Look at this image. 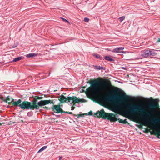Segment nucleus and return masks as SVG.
I'll return each mask as SVG.
<instances>
[{
  "label": "nucleus",
  "instance_id": "nucleus-19",
  "mask_svg": "<svg viewBox=\"0 0 160 160\" xmlns=\"http://www.w3.org/2000/svg\"><path fill=\"white\" fill-rule=\"evenodd\" d=\"M33 115V112L32 111L28 112L27 113V115L28 117H31Z\"/></svg>",
  "mask_w": 160,
  "mask_h": 160
},
{
  "label": "nucleus",
  "instance_id": "nucleus-50",
  "mask_svg": "<svg viewBox=\"0 0 160 160\" xmlns=\"http://www.w3.org/2000/svg\"><path fill=\"white\" fill-rule=\"evenodd\" d=\"M107 50L108 51H110V49H107Z\"/></svg>",
  "mask_w": 160,
  "mask_h": 160
},
{
  "label": "nucleus",
  "instance_id": "nucleus-46",
  "mask_svg": "<svg viewBox=\"0 0 160 160\" xmlns=\"http://www.w3.org/2000/svg\"><path fill=\"white\" fill-rule=\"evenodd\" d=\"M122 68L123 69H124L126 70V68L125 67H122Z\"/></svg>",
  "mask_w": 160,
  "mask_h": 160
},
{
  "label": "nucleus",
  "instance_id": "nucleus-24",
  "mask_svg": "<svg viewBox=\"0 0 160 160\" xmlns=\"http://www.w3.org/2000/svg\"><path fill=\"white\" fill-rule=\"evenodd\" d=\"M89 18L86 17L84 18V21L85 22H87L89 21Z\"/></svg>",
  "mask_w": 160,
  "mask_h": 160
},
{
  "label": "nucleus",
  "instance_id": "nucleus-10",
  "mask_svg": "<svg viewBox=\"0 0 160 160\" xmlns=\"http://www.w3.org/2000/svg\"><path fill=\"white\" fill-rule=\"evenodd\" d=\"M115 115L113 113H108L107 116V118L106 119L109 120L111 122H115L117 120V118L114 117L112 116H114Z\"/></svg>",
  "mask_w": 160,
  "mask_h": 160
},
{
  "label": "nucleus",
  "instance_id": "nucleus-13",
  "mask_svg": "<svg viewBox=\"0 0 160 160\" xmlns=\"http://www.w3.org/2000/svg\"><path fill=\"white\" fill-rule=\"evenodd\" d=\"M158 51V50L154 49H151V50L150 49V56H155L157 54V53L155 52L156 51Z\"/></svg>",
  "mask_w": 160,
  "mask_h": 160
},
{
  "label": "nucleus",
  "instance_id": "nucleus-22",
  "mask_svg": "<svg viewBox=\"0 0 160 160\" xmlns=\"http://www.w3.org/2000/svg\"><path fill=\"white\" fill-rule=\"evenodd\" d=\"M37 104V102H34V101L32 100L31 102V105L34 106V105H36Z\"/></svg>",
  "mask_w": 160,
  "mask_h": 160
},
{
  "label": "nucleus",
  "instance_id": "nucleus-54",
  "mask_svg": "<svg viewBox=\"0 0 160 160\" xmlns=\"http://www.w3.org/2000/svg\"><path fill=\"white\" fill-rule=\"evenodd\" d=\"M75 105V104H73V106H74Z\"/></svg>",
  "mask_w": 160,
  "mask_h": 160
},
{
  "label": "nucleus",
  "instance_id": "nucleus-16",
  "mask_svg": "<svg viewBox=\"0 0 160 160\" xmlns=\"http://www.w3.org/2000/svg\"><path fill=\"white\" fill-rule=\"evenodd\" d=\"M39 107H40L39 106L38 104L34 105V106L31 105L30 110H34V109L38 110L39 109Z\"/></svg>",
  "mask_w": 160,
  "mask_h": 160
},
{
  "label": "nucleus",
  "instance_id": "nucleus-4",
  "mask_svg": "<svg viewBox=\"0 0 160 160\" xmlns=\"http://www.w3.org/2000/svg\"><path fill=\"white\" fill-rule=\"evenodd\" d=\"M13 106L16 107H19L22 110H28L30 109L31 102L26 101L22 102L21 99H19L13 103Z\"/></svg>",
  "mask_w": 160,
  "mask_h": 160
},
{
  "label": "nucleus",
  "instance_id": "nucleus-33",
  "mask_svg": "<svg viewBox=\"0 0 160 160\" xmlns=\"http://www.w3.org/2000/svg\"><path fill=\"white\" fill-rule=\"evenodd\" d=\"M43 108L46 109V110H49L51 108H49L48 107H47L46 106L43 107Z\"/></svg>",
  "mask_w": 160,
  "mask_h": 160
},
{
  "label": "nucleus",
  "instance_id": "nucleus-12",
  "mask_svg": "<svg viewBox=\"0 0 160 160\" xmlns=\"http://www.w3.org/2000/svg\"><path fill=\"white\" fill-rule=\"evenodd\" d=\"M104 59L105 60L111 62H113L115 61V60L112 58L110 56H105L104 57Z\"/></svg>",
  "mask_w": 160,
  "mask_h": 160
},
{
  "label": "nucleus",
  "instance_id": "nucleus-36",
  "mask_svg": "<svg viewBox=\"0 0 160 160\" xmlns=\"http://www.w3.org/2000/svg\"><path fill=\"white\" fill-rule=\"evenodd\" d=\"M17 44H14V45L12 46V48H14L16 47H17Z\"/></svg>",
  "mask_w": 160,
  "mask_h": 160
},
{
  "label": "nucleus",
  "instance_id": "nucleus-39",
  "mask_svg": "<svg viewBox=\"0 0 160 160\" xmlns=\"http://www.w3.org/2000/svg\"><path fill=\"white\" fill-rule=\"evenodd\" d=\"M156 42H160V38H158V40Z\"/></svg>",
  "mask_w": 160,
  "mask_h": 160
},
{
  "label": "nucleus",
  "instance_id": "nucleus-30",
  "mask_svg": "<svg viewBox=\"0 0 160 160\" xmlns=\"http://www.w3.org/2000/svg\"><path fill=\"white\" fill-rule=\"evenodd\" d=\"M158 132L157 133V137H158V138H160V133L159 134V131H158Z\"/></svg>",
  "mask_w": 160,
  "mask_h": 160
},
{
  "label": "nucleus",
  "instance_id": "nucleus-38",
  "mask_svg": "<svg viewBox=\"0 0 160 160\" xmlns=\"http://www.w3.org/2000/svg\"><path fill=\"white\" fill-rule=\"evenodd\" d=\"M119 105V103L118 102H116V107H118Z\"/></svg>",
  "mask_w": 160,
  "mask_h": 160
},
{
  "label": "nucleus",
  "instance_id": "nucleus-37",
  "mask_svg": "<svg viewBox=\"0 0 160 160\" xmlns=\"http://www.w3.org/2000/svg\"><path fill=\"white\" fill-rule=\"evenodd\" d=\"M76 116L78 118H79L80 117V114H78L77 116Z\"/></svg>",
  "mask_w": 160,
  "mask_h": 160
},
{
  "label": "nucleus",
  "instance_id": "nucleus-20",
  "mask_svg": "<svg viewBox=\"0 0 160 160\" xmlns=\"http://www.w3.org/2000/svg\"><path fill=\"white\" fill-rule=\"evenodd\" d=\"M154 128L156 129L157 131H159V134L160 133V126H155L153 127Z\"/></svg>",
  "mask_w": 160,
  "mask_h": 160
},
{
  "label": "nucleus",
  "instance_id": "nucleus-34",
  "mask_svg": "<svg viewBox=\"0 0 160 160\" xmlns=\"http://www.w3.org/2000/svg\"><path fill=\"white\" fill-rule=\"evenodd\" d=\"M68 114H72L74 116H77V115L73 114V113L71 112H68Z\"/></svg>",
  "mask_w": 160,
  "mask_h": 160
},
{
  "label": "nucleus",
  "instance_id": "nucleus-11",
  "mask_svg": "<svg viewBox=\"0 0 160 160\" xmlns=\"http://www.w3.org/2000/svg\"><path fill=\"white\" fill-rule=\"evenodd\" d=\"M124 49L123 47L118 48L114 49L112 51L116 53H125V51H122Z\"/></svg>",
  "mask_w": 160,
  "mask_h": 160
},
{
  "label": "nucleus",
  "instance_id": "nucleus-1",
  "mask_svg": "<svg viewBox=\"0 0 160 160\" xmlns=\"http://www.w3.org/2000/svg\"><path fill=\"white\" fill-rule=\"evenodd\" d=\"M122 91L121 89L117 87H114L109 92V93L112 96H109L108 95H105L99 98V101L103 104L112 101L115 98L118 99H125L127 101H130L132 100L130 97L127 95L124 92L123 94L119 93Z\"/></svg>",
  "mask_w": 160,
  "mask_h": 160
},
{
  "label": "nucleus",
  "instance_id": "nucleus-17",
  "mask_svg": "<svg viewBox=\"0 0 160 160\" xmlns=\"http://www.w3.org/2000/svg\"><path fill=\"white\" fill-rule=\"evenodd\" d=\"M93 56L101 60L103 59L102 57L98 54H94L93 55Z\"/></svg>",
  "mask_w": 160,
  "mask_h": 160
},
{
  "label": "nucleus",
  "instance_id": "nucleus-3",
  "mask_svg": "<svg viewBox=\"0 0 160 160\" xmlns=\"http://www.w3.org/2000/svg\"><path fill=\"white\" fill-rule=\"evenodd\" d=\"M59 101L62 103H69L71 104L73 103H77L79 102H85L86 100L84 99H78L77 97L73 96V97H68L66 98L63 95H61L58 97Z\"/></svg>",
  "mask_w": 160,
  "mask_h": 160
},
{
  "label": "nucleus",
  "instance_id": "nucleus-5",
  "mask_svg": "<svg viewBox=\"0 0 160 160\" xmlns=\"http://www.w3.org/2000/svg\"><path fill=\"white\" fill-rule=\"evenodd\" d=\"M16 102L14 101V100L9 96L4 98L3 97L2 95H1V104H1V105L5 106L4 105L2 104L3 102H4L6 103H12L13 105V103Z\"/></svg>",
  "mask_w": 160,
  "mask_h": 160
},
{
  "label": "nucleus",
  "instance_id": "nucleus-31",
  "mask_svg": "<svg viewBox=\"0 0 160 160\" xmlns=\"http://www.w3.org/2000/svg\"><path fill=\"white\" fill-rule=\"evenodd\" d=\"M123 121L124 124H126L128 123L127 119H125L124 120H123Z\"/></svg>",
  "mask_w": 160,
  "mask_h": 160
},
{
  "label": "nucleus",
  "instance_id": "nucleus-14",
  "mask_svg": "<svg viewBox=\"0 0 160 160\" xmlns=\"http://www.w3.org/2000/svg\"><path fill=\"white\" fill-rule=\"evenodd\" d=\"M94 69L97 70H100L102 69L105 70V68L103 67L100 66L94 65Z\"/></svg>",
  "mask_w": 160,
  "mask_h": 160
},
{
  "label": "nucleus",
  "instance_id": "nucleus-47",
  "mask_svg": "<svg viewBox=\"0 0 160 160\" xmlns=\"http://www.w3.org/2000/svg\"><path fill=\"white\" fill-rule=\"evenodd\" d=\"M83 114H84V116H85V115L86 116L88 115V114H87V113H83Z\"/></svg>",
  "mask_w": 160,
  "mask_h": 160
},
{
  "label": "nucleus",
  "instance_id": "nucleus-51",
  "mask_svg": "<svg viewBox=\"0 0 160 160\" xmlns=\"http://www.w3.org/2000/svg\"><path fill=\"white\" fill-rule=\"evenodd\" d=\"M152 133H153V134H155V132H153Z\"/></svg>",
  "mask_w": 160,
  "mask_h": 160
},
{
  "label": "nucleus",
  "instance_id": "nucleus-55",
  "mask_svg": "<svg viewBox=\"0 0 160 160\" xmlns=\"http://www.w3.org/2000/svg\"><path fill=\"white\" fill-rule=\"evenodd\" d=\"M101 79V78H99V79Z\"/></svg>",
  "mask_w": 160,
  "mask_h": 160
},
{
  "label": "nucleus",
  "instance_id": "nucleus-8",
  "mask_svg": "<svg viewBox=\"0 0 160 160\" xmlns=\"http://www.w3.org/2000/svg\"><path fill=\"white\" fill-rule=\"evenodd\" d=\"M150 49L149 48L145 49L141 52V56L145 58H147L150 56Z\"/></svg>",
  "mask_w": 160,
  "mask_h": 160
},
{
  "label": "nucleus",
  "instance_id": "nucleus-35",
  "mask_svg": "<svg viewBox=\"0 0 160 160\" xmlns=\"http://www.w3.org/2000/svg\"><path fill=\"white\" fill-rule=\"evenodd\" d=\"M92 111H90L88 112V115H92Z\"/></svg>",
  "mask_w": 160,
  "mask_h": 160
},
{
  "label": "nucleus",
  "instance_id": "nucleus-9",
  "mask_svg": "<svg viewBox=\"0 0 160 160\" xmlns=\"http://www.w3.org/2000/svg\"><path fill=\"white\" fill-rule=\"evenodd\" d=\"M108 114V113L105 112L104 111V110L102 109L100 111H99V116L103 119H106L107 118V116Z\"/></svg>",
  "mask_w": 160,
  "mask_h": 160
},
{
  "label": "nucleus",
  "instance_id": "nucleus-23",
  "mask_svg": "<svg viewBox=\"0 0 160 160\" xmlns=\"http://www.w3.org/2000/svg\"><path fill=\"white\" fill-rule=\"evenodd\" d=\"M61 18L62 20L64 22H65L69 23V22L68 20L63 18Z\"/></svg>",
  "mask_w": 160,
  "mask_h": 160
},
{
  "label": "nucleus",
  "instance_id": "nucleus-15",
  "mask_svg": "<svg viewBox=\"0 0 160 160\" xmlns=\"http://www.w3.org/2000/svg\"><path fill=\"white\" fill-rule=\"evenodd\" d=\"M37 55V54L34 53H31L28 54L26 55V57L27 58H32L35 57Z\"/></svg>",
  "mask_w": 160,
  "mask_h": 160
},
{
  "label": "nucleus",
  "instance_id": "nucleus-28",
  "mask_svg": "<svg viewBox=\"0 0 160 160\" xmlns=\"http://www.w3.org/2000/svg\"><path fill=\"white\" fill-rule=\"evenodd\" d=\"M38 99L37 98V97H36V96L34 97V100H33L34 101V102H38Z\"/></svg>",
  "mask_w": 160,
  "mask_h": 160
},
{
  "label": "nucleus",
  "instance_id": "nucleus-27",
  "mask_svg": "<svg viewBox=\"0 0 160 160\" xmlns=\"http://www.w3.org/2000/svg\"><path fill=\"white\" fill-rule=\"evenodd\" d=\"M47 148V146H45L43 147H42L41 149L42 150V151L44 150V149H45L46 148Z\"/></svg>",
  "mask_w": 160,
  "mask_h": 160
},
{
  "label": "nucleus",
  "instance_id": "nucleus-2",
  "mask_svg": "<svg viewBox=\"0 0 160 160\" xmlns=\"http://www.w3.org/2000/svg\"><path fill=\"white\" fill-rule=\"evenodd\" d=\"M107 81L100 80L98 79L94 80L89 82L91 86L89 87L87 90L89 92H103L111 85L110 82L106 80Z\"/></svg>",
  "mask_w": 160,
  "mask_h": 160
},
{
  "label": "nucleus",
  "instance_id": "nucleus-53",
  "mask_svg": "<svg viewBox=\"0 0 160 160\" xmlns=\"http://www.w3.org/2000/svg\"><path fill=\"white\" fill-rule=\"evenodd\" d=\"M0 116L2 117H4V116H2L1 115H0Z\"/></svg>",
  "mask_w": 160,
  "mask_h": 160
},
{
  "label": "nucleus",
  "instance_id": "nucleus-26",
  "mask_svg": "<svg viewBox=\"0 0 160 160\" xmlns=\"http://www.w3.org/2000/svg\"><path fill=\"white\" fill-rule=\"evenodd\" d=\"M99 111H98L94 113V116H97L98 117V114H99Z\"/></svg>",
  "mask_w": 160,
  "mask_h": 160
},
{
  "label": "nucleus",
  "instance_id": "nucleus-45",
  "mask_svg": "<svg viewBox=\"0 0 160 160\" xmlns=\"http://www.w3.org/2000/svg\"><path fill=\"white\" fill-rule=\"evenodd\" d=\"M5 124L4 122H1V124H0L1 125H2V124Z\"/></svg>",
  "mask_w": 160,
  "mask_h": 160
},
{
  "label": "nucleus",
  "instance_id": "nucleus-40",
  "mask_svg": "<svg viewBox=\"0 0 160 160\" xmlns=\"http://www.w3.org/2000/svg\"><path fill=\"white\" fill-rule=\"evenodd\" d=\"M80 117H83L84 116V114H80Z\"/></svg>",
  "mask_w": 160,
  "mask_h": 160
},
{
  "label": "nucleus",
  "instance_id": "nucleus-44",
  "mask_svg": "<svg viewBox=\"0 0 160 160\" xmlns=\"http://www.w3.org/2000/svg\"><path fill=\"white\" fill-rule=\"evenodd\" d=\"M62 158V156L60 157L59 158V160H60Z\"/></svg>",
  "mask_w": 160,
  "mask_h": 160
},
{
  "label": "nucleus",
  "instance_id": "nucleus-41",
  "mask_svg": "<svg viewBox=\"0 0 160 160\" xmlns=\"http://www.w3.org/2000/svg\"><path fill=\"white\" fill-rule=\"evenodd\" d=\"M75 108V107H72L71 108V110L72 111Z\"/></svg>",
  "mask_w": 160,
  "mask_h": 160
},
{
  "label": "nucleus",
  "instance_id": "nucleus-25",
  "mask_svg": "<svg viewBox=\"0 0 160 160\" xmlns=\"http://www.w3.org/2000/svg\"><path fill=\"white\" fill-rule=\"evenodd\" d=\"M117 120L119 122L123 123V121L122 119H121L119 118L118 119H117Z\"/></svg>",
  "mask_w": 160,
  "mask_h": 160
},
{
  "label": "nucleus",
  "instance_id": "nucleus-49",
  "mask_svg": "<svg viewBox=\"0 0 160 160\" xmlns=\"http://www.w3.org/2000/svg\"><path fill=\"white\" fill-rule=\"evenodd\" d=\"M139 127L140 128H141L142 127V125H139Z\"/></svg>",
  "mask_w": 160,
  "mask_h": 160
},
{
  "label": "nucleus",
  "instance_id": "nucleus-6",
  "mask_svg": "<svg viewBox=\"0 0 160 160\" xmlns=\"http://www.w3.org/2000/svg\"><path fill=\"white\" fill-rule=\"evenodd\" d=\"M49 103H52V104H54V102H53V100H41L37 102V104L40 107L45 106Z\"/></svg>",
  "mask_w": 160,
  "mask_h": 160
},
{
  "label": "nucleus",
  "instance_id": "nucleus-7",
  "mask_svg": "<svg viewBox=\"0 0 160 160\" xmlns=\"http://www.w3.org/2000/svg\"><path fill=\"white\" fill-rule=\"evenodd\" d=\"M53 105V106L51 108V109L52 111L56 113H61V111H62V109L60 107V105L59 104L57 105H54V104Z\"/></svg>",
  "mask_w": 160,
  "mask_h": 160
},
{
  "label": "nucleus",
  "instance_id": "nucleus-32",
  "mask_svg": "<svg viewBox=\"0 0 160 160\" xmlns=\"http://www.w3.org/2000/svg\"><path fill=\"white\" fill-rule=\"evenodd\" d=\"M36 97H37V98L38 99H41L43 98V97H39L38 96H36Z\"/></svg>",
  "mask_w": 160,
  "mask_h": 160
},
{
  "label": "nucleus",
  "instance_id": "nucleus-48",
  "mask_svg": "<svg viewBox=\"0 0 160 160\" xmlns=\"http://www.w3.org/2000/svg\"><path fill=\"white\" fill-rule=\"evenodd\" d=\"M56 116L57 117H59L60 116V115H56Z\"/></svg>",
  "mask_w": 160,
  "mask_h": 160
},
{
  "label": "nucleus",
  "instance_id": "nucleus-43",
  "mask_svg": "<svg viewBox=\"0 0 160 160\" xmlns=\"http://www.w3.org/2000/svg\"><path fill=\"white\" fill-rule=\"evenodd\" d=\"M42 151V150L40 149H39L38 151V152L39 153V152H41Z\"/></svg>",
  "mask_w": 160,
  "mask_h": 160
},
{
  "label": "nucleus",
  "instance_id": "nucleus-52",
  "mask_svg": "<svg viewBox=\"0 0 160 160\" xmlns=\"http://www.w3.org/2000/svg\"><path fill=\"white\" fill-rule=\"evenodd\" d=\"M119 82L120 83H122V82Z\"/></svg>",
  "mask_w": 160,
  "mask_h": 160
},
{
  "label": "nucleus",
  "instance_id": "nucleus-21",
  "mask_svg": "<svg viewBox=\"0 0 160 160\" xmlns=\"http://www.w3.org/2000/svg\"><path fill=\"white\" fill-rule=\"evenodd\" d=\"M125 18V16H123L119 18V19L120 22H122Z\"/></svg>",
  "mask_w": 160,
  "mask_h": 160
},
{
  "label": "nucleus",
  "instance_id": "nucleus-18",
  "mask_svg": "<svg viewBox=\"0 0 160 160\" xmlns=\"http://www.w3.org/2000/svg\"><path fill=\"white\" fill-rule=\"evenodd\" d=\"M22 58V57L20 56L18 57H17L13 59L12 61L13 62H16L19 60H21Z\"/></svg>",
  "mask_w": 160,
  "mask_h": 160
},
{
  "label": "nucleus",
  "instance_id": "nucleus-29",
  "mask_svg": "<svg viewBox=\"0 0 160 160\" xmlns=\"http://www.w3.org/2000/svg\"><path fill=\"white\" fill-rule=\"evenodd\" d=\"M65 113L66 114H68V112L67 111H64L62 109V111H61V113Z\"/></svg>",
  "mask_w": 160,
  "mask_h": 160
},
{
  "label": "nucleus",
  "instance_id": "nucleus-42",
  "mask_svg": "<svg viewBox=\"0 0 160 160\" xmlns=\"http://www.w3.org/2000/svg\"><path fill=\"white\" fill-rule=\"evenodd\" d=\"M4 86H5V85H4V84L1 83V87H3Z\"/></svg>",
  "mask_w": 160,
  "mask_h": 160
}]
</instances>
